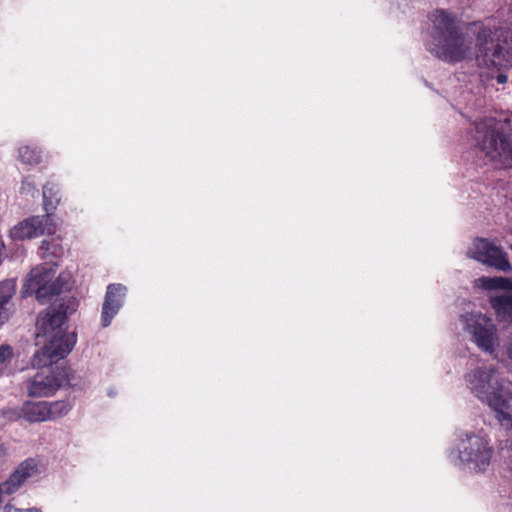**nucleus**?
<instances>
[{
	"label": "nucleus",
	"mask_w": 512,
	"mask_h": 512,
	"mask_svg": "<svg viewBox=\"0 0 512 512\" xmlns=\"http://www.w3.org/2000/svg\"><path fill=\"white\" fill-rule=\"evenodd\" d=\"M461 321L472 341L483 352L493 354L499 347L498 330L492 319L481 313H467L461 316Z\"/></svg>",
	"instance_id": "8"
},
{
	"label": "nucleus",
	"mask_w": 512,
	"mask_h": 512,
	"mask_svg": "<svg viewBox=\"0 0 512 512\" xmlns=\"http://www.w3.org/2000/svg\"><path fill=\"white\" fill-rule=\"evenodd\" d=\"M19 158L22 163L33 165L39 163L40 153L29 146H24L19 148Z\"/></svg>",
	"instance_id": "17"
},
{
	"label": "nucleus",
	"mask_w": 512,
	"mask_h": 512,
	"mask_svg": "<svg viewBox=\"0 0 512 512\" xmlns=\"http://www.w3.org/2000/svg\"><path fill=\"white\" fill-rule=\"evenodd\" d=\"M21 417L29 423H38L49 420V411L46 407V401L31 402L27 401L21 408Z\"/></svg>",
	"instance_id": "11"
},
{
	"label": "nucleus",
	"mask_w": 512,
	"mask_h": 512,
	"mask_svg": "<svg viewBox=\"0 0 512 512\" xmlns=\"http://www.w3.org/2000/svg\"><path fill=\"white\" fill-rule=\"evenodd\" d=\"M506 355L508 359L512 362V340L506 346Z\"/></svg>",
	"instance_id": "22"
},
{
	"label": "nucleus",
	"mask_w": 512,
	"mask_h": 512,
	"mask_svg": "<svg viewBox=\"0 0 512 512\" xmlns=\"http://www.w3.org/2000/svg\"><path fill=\"white\" fill-rule=\"evenodd\" d=\"M76 302L68 299L59 305L48 307L37 319V344L45 342L33 358L34 367L45 368L27 381V391L31 397H49L67 380V373L59 367L51 368L53 363L67 356L76 343V334L67 333L65 322L67 314L75 310Z\"/></svg>",
	"instance_id": "2"
},
{
	"label": "nucleus",
	"mask_w": 512,
	"mask_h": 512,
	"mask_svg": "<svg viewBox=\"0 0 512 512\" xmlns=\"http://www.w3.org/2000/svg\"><path fill=\"white\" fill-rule=\"evenodd\" d=\"M46 407L49 411V420H55L66 415L71 409L70 404L63 400L46 402Z\"/></svg>",
	"instance_id": "15"
},
{
	"label": "nucleus",
	"mask_w": 512,
	"mask_h": 512,
	"mask_svg": "<svg viewBox=\"0 0 512 512\" xmlns=\"http://www.w3.org/2000/svg\"><path fill=\"white\" fill-rule=\"evenodd\" d=\"M40 250L43 257L57 258L61 257L64 252L60 238L54 236L49 239H44L41 243Z\"/></svg>",
	"instance_id": "13"
},
{
	"label": "nucleus",
	"mask_w": 512,
	"mask_h": 512,
	"mask_svg": "<svg viewBox=\"0 0 512 512\" xmlns=\"http://www.w3.org/2000/svg\"><path fill=\"white\" fill-rule=\"evenodd\" d=\"M491 305L498 318L512 323V291L505 290L491 298Z\"/></svg>",
	"instance_id": "12"
},
{
	"label": "nucleus",
	"mask_w": 512,
	"mask_h": 512,
	"mask_svg": "<svg viewBox=\"0 0 512 512\" xmlns=\"http://www.w3.org/2000/svg\"><path fill=\"white\" fill-rule=\"evenodd\" d=\"M485 289L503 288L507 289L510 285V281L503 277H482L477 280Z\"/></svg>",
	"instance_id": "16"
},
{
	"label": "nucleus",
	"mask_w": 512,
	"mask_h": 512,
	"mask_svg": "<svg viewBox=\"0 0 512 512\" xmlns=\"http://www.w3.org/2000/svg\"><path fill=\"white\" fill-rule=\"evenodd\" d=\"M494 119H482L474 124L475 146L485 158L498 167L512 166V140L498 127Z\"/></svg>",
	"instance_id": "4"
},
{
	"label": "nucleus",
	"mask_w": 512,
	"mask_h": 512,
	"mask_svg": "<svg viewBox=\"0 0 512 512\" xmlns=\"http://www.w3.org/2000/svg\"><path fill=\"white\" fill-rule=\"evenodd\" d=\"M59 203L58 189L53 183H46L43 187V205L46 215L30 217L15 225L9 233L13 240H25L41 235H52L56 232V224L53 222L51 212Z\"/></svg>",
	"instance_id": "5"
},
{
	"label": "nucleus",
	"mask_w": 512,
	"mask_h": 512,
	"mask_svg": "<svg viewBox=\"0 0 512 512\" xmlns=\"http://www.w3.org/2000/svg\"><path fill=\"white\" fill-rule=\"evenodd\" d=\"M56 267L52 263H43L33 268L27 275L22 287L24 296L36 295L41 303L51 296L61 293L68 287L70 275L60 274L55 280Z\"/></svg>",
	"instance_id": "6"
},
{
	"label": "nucleus",
	"mask_w": 512,
	"mask_h": 512,
	"mask_svg": "<svg viewBox=\"0 0 512 512\" xmlns=\"http://www.w3.org/2000/svg\"><path fill=\"white\" fill-rule=\"evenodd\" d=\"M468 255L483 264L503 272L511 270L507 254L485 239L475 240L468 251Z\"/></svg>",
	"instance_id": "9"
},
{
	"label": "nucleus",
	"mask_w": 512,
	"mask_h": 512,
	"mask_svg": "<svg viewBox=\"0 0 512 512\" xmlns=\"http://www.w3.org/2000/svg\"><path fill=\"white\" fill-rule=\"evenodd\" d=\"M26 187H29L30 188V185L27 183H23L22 185V190L25 191L27 188Z\"/></svg>",
	"instance_id": "23"
},
{
	"label": "nucleus",
	"mask_w": 512,
	"mask_h": 512,
	"mask_svg": "<svg viewBox=\"0 0 512 512\" xmlns=\"http://www.w3.org/2000/svg\"><path fill=\"white\" fill-rule=\"evenodd\" d=\"M494 449L482 433H465L458 444L459 465L472 472H484L493 458Z\"/></svg>",
	"instance_id": "7"
},
{
	"label": "nucleus",
	"mask_w": 512,
	"mask_h": 512,
	"mask_svg": "<svg viewBox=\"0 0 512 512\" xmlns=\"http://www.w3.org/2000/svg\"><path fill=\"white\" fill-rule=\"evenodd\" d=\"M466 386L494 412L501 427L512 429V393L509 382L493 365H482L465 374Z\"/></svg>",
	"instance_id": "3"
},
{
	"label": "nucleus",
	"mask_w": 512,
	"mask_h": 512,
	"mask_svg": "<svg viewBox=\"0 0 512 512\" xmlns=\"http://www.w3.org/2000/svg\"><path fill=\"white\" fill-rule=\"evenodd\" d=\"M8 457V450L4 443L0 442V467L5 464Z\"/></svg>",
	"instance_id": "20"
},
{
	"label": "nucleus",
	"mask_w": 512,
	"mask_h": 512,
	"mask_svg": "<svg viewBox=\"0 0 512 512\" xmlns=\"http://www.w3.org/2000/svg\"><path fill=\"white\" fill-rule=\"evenodd\" d=\"M11 315V308L0 304V326L3 325Z\"/></svg>",
	"instance_id": "19"
},
{
	"label": "nucleus",
	"mask_w": 512,
	"mask_h": 512,
	"mask_svg": "<svg viewBox=\"0 0 512 512\" xmlns=\"http://www.w3.org/2000/svg\"><path fill=\"white\" fill-rule=\"evenodd\" d=\"M432 41L428 50L437 58L448 63H458L476 57L486 66H512V33L492 29L482 23L470 25L476 38L475 47L459 28L456 17L450 12L438 9L431 13Z\"/></svg>",
	"instance_id": "1"
},
{
	"label": "nucleus",
	"mask_w": 512,
	"mask_h": 512,
	"mask_svg": "<svg viewBox=\"0 0 512 512\" xmlns=\"http://www.w3.org/2000/svg\"><path fill=\"white\" fill-rule=\"evenodd\" d=\"M125 294L126 287L121 284H110L107 287L101 315L103 327L110 325L113 317L123 305Z\"/></svg>",
	"instance_id": "10"
},
{
	"label": "nucleus",
	"mask_w": 512,
	"mask_h": 512,
	"mask_svg": "<svg viewBox=\"0 0 512 512\" xmlns=\"http://www.w3.org/2000/svg\"><path fill=\"white\" fill-rule=\"evenodd\" d=\"M496 80L499 84H505L508 81V76L500 73L496 76Z\"/></svg>",
	"instance_id": "21"
},
{
	"label": "nucleus",
	"mask_w": 512,
	"mask_h": 512,
	"mask_svg": "<svg viewBox=\"0 0 512 512\" xmlns=\"http://www.w3.org/2000/svg\"><path fill=\"white\" fill-rule=\"evenodd\" d=\"M2 509L3 512H42L39 508L36 507L19 509L10 503L4 505Z\"/></svg>",
	"instance_id": "18"
},
{
	"label": "nucleus",
	"mask_w": 512,
	"mask_h": 512,
	"mask_svg": "<svg viewBox=\"0 0 512 512\" xmlns=\"http://www.w3.org/2000/svg\"><path fill=\"white\" fill-rule=\"evenodd\" d=\"M16 281L8 279L0 282V304L4 306H11V299L16 292Z\"/></svg>",
	"instance_id": "14"
}]
</instances>
